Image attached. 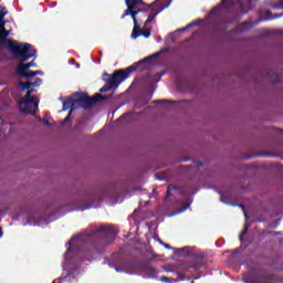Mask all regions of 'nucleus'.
I'll use <instances>...</instances> for the list:
<instances>
[{"label": "nucleus", "instance_id": "f3484780", "mask_svg": "<svg viewBox=\"0 0 283 283\" xmlns=\"http://www.w3.org/2000/svg\"><path fill=\"white\" fill-rule=\"evenodd\" d=\"M145 31L140 30V27L137 29H133L132 39H138V36H144L145 39H149L151 36V27L149 24L146 27L144 23Z\"/></svg>", "mask_w": 283, "mask_h": 283}, {"label": "nucleus", "instance_id": "20e7f679", "mask_svg": "<svg viewBox=\"0 0 283 283\" xmlns=\"http://www.w3.org/2000/svg\"><path fill=\"white\" fill-rule=\"evenodd\" d=\"M67 214V207L65 206H57L55 210H53L46 217H40L38 220L32 221V217H30L27 222L23 223V227H41L45 229L50 224V222H55L59 218H63V216Z\"/></svg>", "mask_w": 283, "mask_h": 283}, {"label": "nucleus", "instance_id": "393cba45", "mask_svg": "<svg viewBox=\"0 0 283 283\" xmlns=\"http://www.w3.org/2000/svg\"><path fill=\"white\" fill-rule=\"evenodd\" d=\"M163 52L164 51H158L149 56L144 57L142 61H144V64L151 63V61H154V59H159V56H163Z\"/></svg>", "mask_w": 283, "mask_h": 283}, {"label": "nucleus", "instance_id": "69168bd1", "mask_svg": "<svg viewBox=\"0 0 283 283\" xmlns=\"http://www.w3.org/2000/svg\"><path fill=\"white\" fill-rule=\"evenodd\" d=\"M161 41H163V39L159 38V39L157 40V43H160Z\"/></svg>", "mask_w": 283, "mask_h": 283}, {"label": "nucleus", "instance_id": "ddd939ff", "mask_svg": "<svg viewBox=\"0 0 283 283\" xmlns=\"http://www.w3.org/2000/svg\"><path fill=\"white\" fill-rule=\"evenodd\" d=\"M175 255L179 258H195L196 256V248L195 247H182L174 249Z\"/></svg>", "mask_w": 283, "mask_h": 283}, {"label": "nucleus", "instance_id": "6e6552de", "mask_svg": "<svg viewBox=\"0 0 283 283\" xmlns=\"http://www.w3.org/2000/svg\"><path fill=\"white\" fill-rule=\"evenodd\" d=\"M34 92H36L35 88H29L24 98L21 102L24 107L20 108V111L25 116H34L36 112H39V99H36V96H32Z\"/></svg>", "mask_w": 283, "mask_h": 283}, {"label": "nucleus", "instance_id": "f704fd0d", "mask_svg": "<svg viewBox=\"0 0 283 283\" xmlns=\"http://www.w3.org/2000/svg\"><path fill=\"white\" fill-rule=\"evenodd\" d=\"M155 103H157L158 105H165L167 103L176 105V103H178V102H176V101H167V99H157V101H155Z\"/></svg>", "mask_w": 283, "mask_h": 283}, {"label": "nucleus", "instance_id": "72a5a7b5", "mask_svg": "<svg viewBox=\"0 0 283 283\" xmlns=\"http://www.w3.org/2000/svg\"><path fill=\"white\" fill-rule=\"evenodd\" d=\"M202 23H205V20L197 19V20L190 22L189 25H190V28H196V25H202Z\"/></svg>", "mask_w": 283, "mask_h": 283}, {"label": "nucleus", "instance_id": "f257e3e1", "mask_svg": "<svg viewBox=\"0 0 283 283\" xmlns=\"http://www.w3.org/2000/svg\"><path fill=\"white\" fill-rule=\"evenodd\" d=\"M116 230L112 227L101 226L92 232L84 231L75 234L65 243L66 251L63 254V273L52 283H77L83 275L81 269L83 262H94L105 255L107 244L116 240Z\"/></svg>", "mask_w": 283, "mask_h": 283}, {"label": "nucleus", "instance_id": "f8f14e48", "mask_svg": "<svg viewBox=\"0 0 283 283\" xmlns=\"http://www.w3.org/2000/svg\"><path fill=\"white\" fill-rule=\"evenodd\" d=\"M140 65H145V62L143 60H139L138 62L134 63L133 65L126 67L125 70L120 69L119 74L122 76V81H126V78H129L130 74H134L140 67Z\"/></svg>", "mask_w": 283, "mask_h": 283}, {"label": "nucleus", "instance_id": "de8ad7c7", "mask_svg": "<svg viewBox=\"0 0 283 283\" xmlns=\"http://www.w3.org/2000/svg\"><path fill=\"white\" fill-rule=\"evenodd\" d=\"M3 39H8L10 36V31H4L2 34H0Z\"/></svg>", "mask_w": 283, "mask_h": 283}, {"label": "nucleus", "instance_id": "a19ab883", "mask_svg": "<svg viewBox=\"0 0 283 283\" xmlns=\"http://www.w3.org/2000/svg\"><path fill=\"white\" fill-rule=\"evenodd\" d=\"M220 202H223V205H230L231 207H235V203H231V202L227 201V198H224V197L220 198Z\"/></svg>", "mask_w": 283, "mask_h": 283}, {"label": "nucleus", "instance_id": "3c124183", "mask_svg": "<svg viewBox=\"0 0 283 283\" xmlns=\"http://www.w3.org/2000/svg\"><path fill=\"white\" fill-rule=\"evenodd\" d=\"M197 167H205V163L197 160L196 161Z\"/></svg>", "mask_w": 283, "mask_h": 283}, {"label": "nucleus", "instance_id": "0e129e2a", "mask_svg": "<svg viewBox=\"0 0 283 283\" xmlns=\"http://www.w3.org/2000/svg\"><path fill=\"white\" fill-rule=\"evenodd\" d=\"M255 157V155H249V158H254Z\"/></svg>", "mask_w": 283, "mask_h": 283}, {"label": "nucleus", "instance_id": "2f4dec72", "mask_svg": "<svg viewBox=\"0 0 283 283\" xmlns=\"http://www.w3.org/2000/svg\"><path fill=\"white\" fill-rule=\"evenodd\" d=\"M270 81L271 83H280V81H282V77L277 73H274L271 75Z\"/></svg>", "mask_w": 283, "mask_h": 283}, {"label": "nucleus", "instance_id": "0eeeda50", "mask_svg": "<svg viewBox=\"0 0 283 283\" xmlns=\"http://www.w3.org/2000/svg\"><path fill=\"white\" fill-rule=\"evenodd\" d=\"M174 191H179V196H181L186 202L185 207H182L181 209L170 214V216H178L180 213H185V211H187V209L191 207V205L193 203V198H191V196H196V193H198L200 189L197 188L193 191H189V190L180 191V187L169 185L167 187L165 200H169V198L174 196Z\"/></svg>", "mask_w": 283, "mask_h": 283}, {"label": "nucleus", "instance_id": "e433bc0d", "mask_svg": "<svg viewBox=\"0 0 283 283\" xmlns=\"http://www.w3.org/2000/svg\"><path fill=\"white\" fill-rule=\"evenodd\" d=\"M273 10H283V0H281L279 3H274L271 6Z\"/></svg>", "mask_w": 283, "mask_h": 283}, {"label": "nucleus", "instance_id": "9b49d317", "mask_svg": "<svg viewBox=\"0 0 283 283\" xmlns=\"http://www.w3.org/2000/svg\"><path fill=\"white\" fill-rule=\"evenodd\" d=\"M126 10L122 14L120 19H125V17H129V14H140V10H138L139 6H145V1L143 0H125Z\"/></svg>", "mask_w": 283, "mask_h": 283}, {"label": "nucleus", "instance_id": "dca6fc26", "mask_svg": "<svg viewBox=\"0 0 283 283\" xmlns=\"http://www.w3.org/2000/svg\"><path fill=\"white\" fill-rule=\"evenodd\" d=\"M184 269L188 273H193V271L198 272L200 269H207V263L202 260L200 262H189L184 264Z\"/></svg>", "mask_w": 283, "mask_h": 283}, {"label": "nucleus", "instance_id": "6e6d98bb", "mask_svg": "<svg viewBox=\"0 0 283 283\" xmlns=\"http://www.w3.org/2000/svg\"><path fill=\"white\" fill-rule=\"evenodd\" d=\"M69 63H70V65H74L75 60H74V59H72V60H70V61H69Z\"/></svg>", "mask_w": 283, "mask_h": 283}, {"label": "nucleus", "instance_id": "680f3d73", "mask_svg": "<svg viewBox=\"0 0 283 283\" xmlns=\"http://www.w3.org/2000/svg\"><path fill=\"white\" fill-rule=\"evenodd\" d=\"M98 56H103V51H99V52H98Z\"/></svg>", "mask_w": 283, "mask_h": 283}, {"label": "nucleus", "instance_id": "7ed1b4c3", "mask_svg": "<svg viewBox=\"0 0 283 283\" xmlns=\"http://www.w3.org/2000/svg\"><path fill=\"white\" fill-rule=\"evenodd\" d=\"M101 200V195L94 189H87L80 191L77 200L73 203V211H87V209H94L96 207L94 202Z\"/></svg>", "mask_w": 283, "mask_h": 283}, {"label": "nucleus", "instance_id": "423d86ee", "mask_svg": "<svg viewBox=\"0 0 283 283\" xmlns=\"http://www.w3.org/2000/svg\"><path fill=\"white\" fill-rule=\"evenodd\" d=\"M10 54L13 59L20 61V63H25L30 59H36V50L32 48V44L25 42H17L14 45H9Z\"/></svg>", "mask_w": 283, "mask_h": 283}, {"label": "nucleus", "instance_id": "774afa93", "mask_svg": "<svg viewBox=\"0 0 283 283\" xmlns=\"http://www.w3.org/2000/svg\"><path fill=\"white\" fill-rule=\"evenodd\" d=\"M76 67H77V69L81 67V64H76Z\"/></svg>", "mask_w": 283, "mask_h": 283}, {"label": "nucleus", "instance_id": "4468645a", "mask_svg": "<svg viewBox=\"0 0 283 283\" xmlns=\"http://www.w3.org/2000/svg\"><path fill=\"white\" fill-rule=\"evenodd\" d=\"M158 1L160 0H157L155 1L151 6H157ZM174 0H168V2L161 7L160 9H158L156 12H154L153 14H148V19L145 21V25L148 27L149 23H155L156 22V15L157 14H160V12H163L164 10H167V8H169V6H171V2Z\"/></svg>", "mask_w": 283, "mask_h": 283}, {"label": "nucleus", "instance_id": "bf43d9fd", "mask_svg": "<svg viewBox=\"0 0 283 283\" xmlns=\"http://www.w3.org/2000/svg\"><path fill=\"white\" fill-rule=\"evenodd\" d=\"M157 180H165V177H157Z\"/></svg>", "mask_w": 283, "mask_h": 283}, {"label": "nucleus", "instance_id": "e2e57ef3", "mask_svg": "<svg viewBox=\"0 0 283 283\" xmlns=\"http://www.w3.org/2000/svg\"><path fill=\"white\" fill-rule=\"evenodd\" d=\"M148 198H154V195H151V193H148Z\"/></svg>", "mask_w": 283, "mask_h": 283}, {"label": "nucleus", "instance_id": "bb28decb", "mask_svg": "<svg viewBox=\"0 0 283 283\" xmlns=\"http://www.w3.org/2000/svg\"><path fill=\"white\" fill-rule=\"evenodd\" d=\"M74 130L77 132V134H83V132H92V129H86L85 127H83V123H77L74 126Z\"/></svg>", "mask_w": 283, "mask_h": 283}, {"label": "nucleus", "instance_id": "603ef678", "mask_svg": "<svg viewBox=\"0 0 283 283\" xmlns=\"http://www.w3.org/2000/svg\"><path fill=\"white\" fill-rule=\"evenodd\" d=\"M203 276H205V274H198V275L193 276V280H200V277H203Z\"/></svg>", "mask_w": 283, "mask_h": 283}, {"label": "nucleus", "instance_id": "49530a36", "mask_svg": "<svg viewBox=\"0 0 283 283\" xmlns=\"http://www.w3.org/2000/svg\"><path fill=\"white\" fill-rule=\"evenodd\" d=\"M7 107H8V104H6V103L1 104L0 105V112L3 111V109H7ZM0 120H2L1 115H0Z\"/></svg>", "mask_w": 283, "mask_h": 283}, {"label": "nucleus", "instance_id": "2eb2a0df", "mask_svg": "<svg viewBox=\"0 0 283 283\" xmlns=\"http://www.w3.org/2000/svg\"><path fill=\"white\" fill-rule=\"evenodd\" d=\"M138 269L143 273H146L145 277H156V274L158 273V271H156L155 268L151 266V263L149 262L139 263Z\"/></svg>", "mask_w": 283, "mask_h": 283}, {"label": "nucleus", "instance_id": "a18cd8bd", "mask_svg": "<svg viewBox=\"0 0 283 283\" xmlns=\"http://www.w3.org/2000/svg\"><path fill=\"white\" fill-rule=\"evenodd\" d=\"M137 10H140V12L145 14V17H149V13H147L149 10L148 8L137 9Z\"/></svg>", "mask_w": 283, "mask_h": 283}, {"label": "nucleus", "instance_id": "39448f33", "mask_svg": "<svg viewBox=\"0 0 283 283\" xmlns=\"http://www.w3.org/2000/svg\"><path fill=\"white\" fill-rule=\"evenodd\" d=\"M73 96L75 97V109H77V107L81 109H92L96 103L112 98V95H102L101 93H96L93 97H90L87 93L75 92Z\"/></svg>", "mask_w": 283, "mask_h": 283}, {"label": "nucleus", "instance_id": "338daca9", "mask_svg": "<svg viewBox=\"0 0 283 283\" xmlns=\"http://www.w3.org/2000/svg\"><path fill=\"white\" fill-rule=\"evenodd\" d=\"M97 64L101 65V60L97 61Z\"/></svg>", "mask_w": 283, "mask_h": 283}, {"label": "nucleus", "instance_id": "7c9ffc66", "mask_svg": "<svg viewBox=\"0 0 283 283\" xmlns=\"http://www.w3.org/2000/svg\"><path fill=\"white\" fill-rule=\"evenodd\" d=\"M39 123H43V125H45L46 127H52V124L50 123V119H48V113H45V117L44 118H38Z\"/></svg>", "mask_w": 283, "mask_h": 283}, {"label": "nucleus", "instance_id": "a878e982", "mask_svg": "<svg viewBox=\"0 0 283 283\" xmlns=\"http://www.w3.org/2000/svg\"><path fill=\"white\" fill-rule=\"evenodd\" d=\"M233 282H243V283H249V270H245L242 272V277H231Z\"/></svg>", "mask_w": 283, "mask_h": 283}, {"label": "nucleus", "instance_id": "4c0bfd02", "mask_svg": "<svg viewBox=\"0 0 283 283\" xmlns=\"http://www.w3.org/2000/svg\"><path fill=\"white\" fill-rule=\"evenodd\" d=\"M8 15V11L6 10V7L0 6V19H6Z\"/></svg>", "mask_w": 283, "mask_h": 283}, {"label": "nucleus", "instance_id": "c756f323", "mask_svg": "<svg viewBox=\"0 0 283 283\" xmlns=\"http://www.w3.org/2000/svg\"><path fill=\"white\" fill-rule=\"evenodd\" d=\"M178 281H179L178 279H174V277H167V276L160 277V282H165V283H176Z\"/></svg>", "mask_w": 283, "mask_h": 283}, {"label": "nucleus", "instance_id": "aec40b11", "mask_svg": "<svg viewBox=\"0 0 283 283\" xmlns=\"http://www.w3.org/2000/svg\"><path fill=\"white\" fill-rule=\"evenodd\" d=\"M119 258H120L119 253H114L112 255V259H105L104 264H108V266H111V269H115L117 273H123L124 271L123 268H118L116 266V263H114V260H119Z\"/></svg>", "mask_w": 283, "mask_h": 283}, {"label": "nucleus", "instance_id": "09e8293b", "mask_svg": "<svg viewBox=\"0 0 283 283\" xmlns=\"http://www.w3.org/2000/svg\"><path fill=\"white\" fill-rule=\"evenodd\" d=\"M154 240H156L157 242H159V244H161V247H163V244H165V241L161 240L160 238H158L157 235L154 237Z\"/></svg>", "mask_w": 283, "mask_h": 283}, {"label": "nucleus", "instance_id": "4d7b16f0", "mask_svg": "<svg viewBox=\"0 0 283 283\" xmlns=\"http://www.w3.org/2000/svg\"><path fill=\"white\" fill-rule=\"evenodd\" d=\"M167 74V71H163L159 76H165Z\"/></svg>", "mask_w": 283, "mask_h": 283}, {"label": "nucleus", "instance_id": "9d476101", "mask_svg": "<svg viewBox=\"0 0 283 283\" xmlns=\"http://www.w3.org/2000/svg\"><path fill=\"white\" fill-rule=\"evenodd\" d=\"M274 276L269 275L260 266L250 269L249 272V282L250 283H273Z\"/></svg>", "mask_w": 283, "mask_h": 283}, {"label": "nucleus", "instance_id": "052dcab7", "mask_svg": "<svg viewBox=\"0 0 283 283\" xmlns=\"http://www.w3.org/2000/svg\"><path fill=\"white\" fill-rule=\"evenodd\" d=\"M59 101H61L63 103V101H65V99H63V96H60Z\"/></svg>", "mask_w": 283, "mask_h": 283}, {"label": "nucleus", "instance_id": "37998d69", "mask_svg": "<svg viewBox=\"0 0 283 283\" xmlns=\"http://www.w3.org/2000/svg\"><path fill=\"white\" fill-rule=\"evenodd\" d=\"M0 30H6V20L3 18H0Z\"/></svg>", "mask_w": 283, "mask_h": 283}, {"label": "nucleus", "instance_id": "c85d7f7f", "mask_svg": "<svg viewBox=\"0 0 283 283\" xmlns=\"http://www.w3.org/2000/svg\"><path fill=\"white\" fill-rule=\"evenodd\" d=\"M43 84V80L41 77H36L34 82H30L31 87H41Z\"/></svg>", "mask_w": 283, "mask_h": 283}, {"label": "nucleus", "instance_id": "79ce46f5", "mask_svg": "<svg viewBox=\"0 0 283 283\" xmlns=\"http://www.w3.org/2000/svg\"><path fill=\"white\" fill-rule=\"evenodd\" d=\"M216 247L221 248L224 247V239H220L216 242Z\"/></svg>", "mask_w": 283, "mask_h": 283}, {"label": "nucleus", "instance_id": "8fccbe9b", "mask_svg": "<svg viewBox=\"0 0 283 283\" xmlns=\"http://www.w3.org/2000/svg\"><path fill=\"white\" fill-rule=\"evenodd\" d=\"M161 247H165V249H168V250H171V249H174V247H171L169 243H163V245Z\"/></svg>", "mask_w": 283, "mask_h": 283}, {"label": "nucleus", "instance_id": "5701e85b", "mask_svg": "<svg viewBox=\"0 0 283 283\" xmlns=\"http://www.w3.org/2000/svg\"><path fill=\"white\" fill-rule=\"evenodd\" d=\"M15 43H17L15 40H8V38H3L2 35H0V46L7 48L9 52H10V45H14Z\"/></svg>", "mask_w": 283, "mask_h": 283}, {"label": "nucleus", "instance_id": "c9c22d12", "mask_svg": "<svg viewBox=\"0 0 283 283\" xmlns=\"http://www.w3.org/2000/svg\"><path fill=\"white\" fill-rule=\"evenodd\" d=\"M128 17H132V19H133V23H134L133 30H137V28H139L138 19H136V15H134V13H128Z\"/></svg>", "mask_w": 283, "mask_h": 283}, {"label": "nucleus", "instance_id": "4be33fe9", "mask_svg": "<svg viewBox=\"0 0 283 283\" xmlns=\"http://www.w3.org/2000/svg\"><path fill=\"white\" fill-rule=\"evenodd\" d=\"M249 30V21L241 23L239 27L229 31L230 34H242Z\"/></svg>", "mask_w": 283, "mask_h": 283}, {"label": "nucleus", "instance_id": "864d4df0", "mask_svg": "<svg viewBox=\"0 0 283 283\" xmlns=\"http://www.w3.org/2000/svg\"><path fill=\"white\" fill-rule=\"evenodd\" d=\"M184 280H185V274H179V281L184 282Z\"/></svg>", "mask_w": 283, "mask_h": 283}, {"label": "nucleus", "instance_id": "ea45409f", "mask_svg": "<svg viewBox=\"0 0 283 283\" xmlns=\"http://www.w3.org/2000/svg\"><path fill=\"white\" fill-rule=\"evenodd\" d=\"M129 116H132V113H125L118 118V122L122 123V120H125V118H129Z\"/></svg>", "mask_w": 283, "mask_h": 283}, {"label": "nucleus", "instance_id": "f03ea898", "mask_svg": "<svg viewBox=\"0 0 283 283\" xmlns=\"http://www.w3.org/2000/svg\"><path fill=\"white\" fill-rule=\"evenodd\" d=\"M243 211V216L245 218V223L242 232L239 235V241L241 245L235 248L234 250H227L226 253H229L228 264H238L239 269L237 272H240V269H244V271H249V210L239 205Z\"/></svg>", "mask_w": 283, "mask_h": 283}, {"label": "nucleus", "instance_id": "1a4fd4ad", "mask_svg": "<svg viewBox=\"0 0 283 283\" xmlns=\"http://www.w3.org/2000/svg\"><path fill=\"white\" fill-rule=\"evenodd\" d=\"M103 81L105 82V85L99 88L101 94H105V92H109L112 90H117L120 83H123V77L119 71H115L112 75H109V73H104Z\"/></svg>", "mask_w": 283, "mask_h": 283}, {"label": "nucleus", "instance_id": "13d9d810", "mask_svg": "<svg viewBox=\"0 0 283 283\" xmlns=\"http://www.w3.org/2000/svg\"><path fill=\"white\" fill-rule=\"evenodd\" d=\"M0 238H3V229L0 227Z\"/></svg>", "mask_w": 283, "mask_h": 283}, {"label": "nucleus", "instance_id": "5fc2aeb1", "mask_svg": "<svg viewBox=\"0 0 283 283\" xmlns=\"http://www.w3.org/2000/svg\"><path fill=\"white\" fill-rule=\"evenodd\" d=\"M3 125H6V120H2V122L0 123V132H3V130H2Z\"/></svg>", "mask_w": 283, "mask_h": 283}, {"label": "nucleus", "instance_id": "b1692460", "mask_svg": "<svg viewBox=\"0 0 283 283\" xmlns=\"http://www.w3.org/2000/svg\"><path fill=\"white\" fill-rule=\"evenodd\" d=\"M22 78H34V76H43L42 71H27V73L20 75Z\"/></svg>", "mask_w": 283, "mask_h": 283}, {"label": "nucleus", "instance_id": "cd10ccee", "mask_svg": "<svg viewBox=\"0 0 283 283\" xmlns=\"http://www.w3.org/2000/svg\"><path fill=\"white\" fill-rule=\"evenodd\" d=\"M18 85H19L21 92H25V90H28V92H29L30 87H32L30 82H28V83L19 82Z\"/></svg>", "mask_w": 283, "mask_h": 283}, {"label": "nucleus", "instance_id": "c03bdc74", "mask_svg": "<svg viewBox=\"0 0 283 283\" xmlns=\"http://www.w3.org/2000/svg\"><path fill=\"white\" fill-rule=\"evenodd\" d=\"M188 30H191V25L187 24L186 27L179 29V32H187Z\"/></svg>", "mask_w": 283, "mask_h": 283}, {"label": "nucleus", "instance_id": "58836bf2", "mask_svg": "<svg viewBox=\"0 0 283 283\" xmlns=\"http://www.w3.org/2000/svg\"><path fill=\"white\" fill-rule=\"evenodd\" d=\"M71 119H72V111H70L69 114L65 116V118L62 120V125L70 123Z\"/></svg>", "mask_w": 283, "mask_h": 283}, {"label": "nucleus", "instance_id": "6ab92c4d", "mask_svg": "<svg viewBox=\"0 0 283 283\" xmlns=\"http://www.w3.org/2000/svg\"><path fill=\"white\" fill-rule=\"evenodd\" d=\"M259 14L261 21H273V19H280V17H283V12L273 15V13L266 9H261Z\"/></svg>", "mask_w": 283, "mask_h": 283}, {"label": "nucleus", "instance_id": "473e14b6", "mask_svg": "<svg viewBox=\"0 0 283 283\" xmlns=\"http://www.w3.org/2000/svg\"><path fill=\"white\" fill-rule=\"evenodd\" d=\"M147 90L149 92L148 98H154V92H156V86L154 84H149Z\"/></svg>", "mask_w": 283, "mask_h": 283}, {"label": "nucleus", "instance_id": "412c9836", "mask_svg": "<svg viewBox=\"0 0 283 283\" xmlns=\"http://www.w3.org/2000/svg\"><path fill=\"white\" fill-rule=\"evenodd\" d=\"M75 101L74 95L69 97L66 101H63L62 112H67V109H71L70 112H74V109H76Z\"/></svg>", "mask_w": 283, "mask_h": 283}, {"label": "nucleus", "instance_id": "a211bd4d", "mask_svg": "<svg viewBox=\"0 0 283 283\" xmlns=\"http://www.w3.org/2000/svg\"><path fill=\"white\" fill-rule=\"evenodd\" d=\"M30 67H36L34 61H31L29 63L20 62L15 67V74H18V76H21V74L30 72Z\"/></svg>", "mask_w": 283, "mask_h": 283}]
</instances>
